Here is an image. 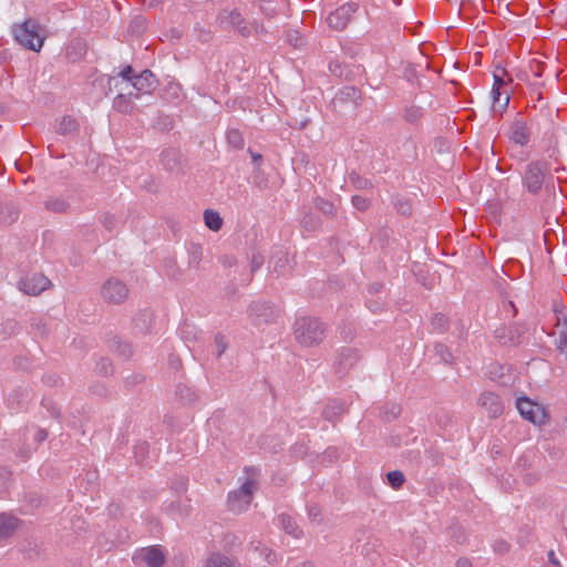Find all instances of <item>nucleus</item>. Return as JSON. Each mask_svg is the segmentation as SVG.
Masks as SVG:
<instances>
[{
	"mask_svg": "<svg viewBox=\"0 0 567 567\" xmlns=\"http://www.w3.org/2000/svg\"><path fill=\"white\" fill-rule=\"evenodd\" d=\"M308 451L309 447L305 442H297L290 449L291 456L296 458H303L308 454Z\"/></svg>",
	"mask_w": 567,
	"mask_h": 567,
	"instance_id": "13d9d810",
	"label": "nucleus"
},
{
	"mask_svg": "<svg viewBox=\"0 0 567 567\" xmlns=\"http://www.w3.org/2000/svg\"><path fill=\"white\" fill-rule=\"evenodd\" d=\"M348 412V406L344 401L332 399L329 400L326 406L323 408L321 415L322 417L332 423L334 426L337 422L341 419L343 414Z\"/></svg>",
	"mask_w": 567,
	"mask_h": 567,
	"instance_id": "dca6fc26",
	"label": "nucleus"
},
{
	"mask_svg": "<svg viewBox=\"0 0 567 567\" xmlns=\"http://www.w3.org/2000/svg\"><path fill=\"white\" fill-rule=\"evenodd\" d=\"M507 135L514 144L524 147L530 141V128L523 117L516 116L509 125Z\"/></svg>",
	"mask_w": 567,
	"mask_h": 567,
	"instance_id": "f8f14e48",
	"label": "nucleus"
},
{
	"mask_svg": "<svg viewBox=\"0 0 567 567\" xmlns=\"http://www.w3.org/2000/svg\"><path fill=\"white\" fill-rule=\"evenodd\" d=\"M42 25L35 19H27L22 23L12 27L14 40L23 48L39 52L43 47L45 37L41 34Z\"/></svg>",
	"mask_w": 567,
	"mask_h": 567,
	"instance_id": "7ed1b4c3",
	"label": "nucleus"
},
{
	"mask_svg": "<svg viewBox=\"0 0 567 567\" xmlns=\"http://www.w3.org/2000/svg\"><path fill=\"white\" fill-rule=\"evenodd\" d=\"M226 22L229 23L237 32L247 38L251 34V25L248 23L238 10H231L225 18Z\"/></svg>",
	"mask_w": 567,
	"mask_h": 567,
	"instance_id": "412c9836",
	"label": "nucleus"
},
{
	"mask_svg": "<svg viewBox=\"0 0 567 567\" xmlns=\"http://www.w3.org/2000/svg\"><path fill=\"white\" fill-rule=\"evenodd\" d=\"M360 359L361 354L358 349L351 347L340 348L333 362L334 373L339 379H343L359 363Z\"/></svg>",
	"mask_w": 567,
	"mask_h": 567,
	"instance_id": "39448f33",
	"label": "nucleus"
},
{
	"mask_svg": "<svg viewBox=\"0 0 567 567\" xmlns=\"http://www.w3.org/2000/svg\"><path fill=\"white\" fill-rule=\"evenodd\" d=\"M350 184L358 190H368L373 188V184L369 178L361 176L355 171H352L348 175Z\"/></svg>",
	"mask_w": 567,
	"mask_h": 567,
	"instance_id": "ea45409f",
	"label": "nucleus"
},
{
	"mask_svg": "<svg viewBox=\"0 0 567 567\" xmlns=\"http://www.w3.org/2000/svg\"><path fill=\"white\" fill-rule=\"evenodd\" d=\"M101 293L106 302L121 305L128 296V288L122 280L112 277L103 284Z\"/></svg>",
	"mask_w": 567,
	"mask_h": 567,
	"instance_id": "1a4fd4ad",
	"label": "nucleus"
},
{
	"mask_svg": "<svg viewBox=\"0 0 567 567\" xmlns=\"http://www.w3.org/2000/svg\"><path fill=\"white\" fill-rule=\"evenodd\" d=\"M94 371L97 375H101V377L112 375L114 372V369H113V363H112L111 359L105 358V357L100 358L96 361Z\"/></svg>",
	"mask_w": 567,
	"mask_h": 567,
	"instance_id": "a18cd8bd",
	"label": "nucleus"
},
{
	"mask_svg": "<svg viewBox=\"0 0 567 567\" xmlns=\"http://www.w3.org/2000/svg\"><path fill=\"white\" fill-rule=\"evenodd\" d=\"M256 483L252 480H247L243 485L237 489V493L240 494L245 501L246 506L248 507L251 498H252V491Z\"/></svg>",
	"mask_w": 567,
	"mask_h": 567,
	"instance_id": "603ef678",
	"label": "nucleus"
},
{
	"mask_svg": "<svg viewBox=\"0 0 567 567\" xmlns=\"http://www.w3.org/2000/svg\"><path fill=\"white\" fill-rule=\"evenodd\" d=\"M29 399L30 393L27 389H16L8 396V406L12 412L18 413L27 409Z\"/></svg>",
	"mask_w": 567,
	"mask_h": 567,
	"instance_id": "aec40b11",
	"label": "nucleus"
},
{
	"mask_svg": "<svg viewBox=\"0 0 567 567\" xmlns=\"http://www.w3.org/2000/svg\"><path fill=\"white\" fill-rule=\"evenodd\" d=\"M47 437H48V431L44 429L37 427V429H34V432L32 434L31 445L35 446V450H37L38 446L47 440Z\"/></svg>",
	"mask_w": 567,
	"mask_h": 567,
	"instance_id": "69168bd1",
	"label": "nucleus"
},
{
	"mask_svg": "<svg viewBox=\"0 0 567 567\" xmlns=\"http://www.w3.org/2000/svg\"><path fill=\"white\" fill-rule=\"evenodd\" d=\"M134 94L135 93L132 92H130L127 95L122 93L117 94L113 100L114 110L124 114L131 113L134 109V104L131 101V97H134Z\"/></svg>",
	"mask_w": 567,
	"mask_h": 567,
	"instance_id": "c756f323",
	"label": "nucleus"
},
{
	"mask_svg": "<svg viewBox=\"0 0 567 567\" xmlns=\"http://www.w3.org/2000/svg\"><path fill=\"white\" fill-rule=\"evenodd\" d=\"M193 511L190 499L187 498L184 503L181 501H173L166 507V513L172 516L188 517Z\"/></svg>",
	"mask_w": 567,
	"mask_h": 567,
	"instance_id": "cd10ccee",
	"label": "nucleus"
},
{
	"mask_svg": "<svg viewBox=\"0 0 567 567\" xmlns=\"http://www.w3.org/2000/svg\"><path fill=\"white\" fill-rule=\"evenodd\" d=\"M152 312L148 310L140 311L133 319L134 327L142 333H147L152 324Z\"/></svg>",
	"mask_w": 567,
	"mask_h": 567,
	"instance_id": "72a5a7b5",
	"label": "nucleus"
},
{
	"mask_svg": "<svg viewBox=\"0 0 567 567\" xmlns=\"http://www.w3.org/2000/svg\"><path fill=\"white\" fill-rule=\"evenodd\" d=\"M526 329L520 324H511L497 328L495 338L504 346H518L523 342Z\"/></svg>",
	"mask_w": 567,
	"mask_h": 567,
	"instance_id": "9b49d317",
	"label": "nucleus"
},
{
	"mask_svg": "<svg viewBox=\"0 0 567 567\" xmlns=\"http://www.w3.org/2000/svg\"><path fill=\"white\" fill-rule=\"evenodd\" d=\"M386 483L393 489H400L405 483V476L403 472L394 470L386 473Z\"/></svg>",
	"mask_w": 567,
	"mask_h": 567,
	"instance_id": "09e8293b",
	"label": "nucleus"
},
{
	"mask_svg": "<svg viewBox=\"0 0 567 567\" xmlns=\"http://www.w3.org/2000/svg\"><path fill=\"white\" fill-rule=\"evenodd\" d=\"M234 565L231 558L220 553H212L206 560V567H234Z\"/></svg>",
	"mask_w": 567,
	"mask_h": 567,
	"instance_id": "58836bf2",
	"label": "nucleus"
},
{
	"mask_svg": "<svg viewBox=\"0 0 567 567\" xmlns=\"http://www.w3.org/2000/svg\"><path fill=\"white\" fill-rule=\"evenodd\" d=\"M228 145L235 150H243L245 145L243 133L238 128H228L226 132Z\"/></svg>",
	"mask_w": 567,
	"mask_h": 567,
	"instance_id": "79ce46f5",
	"label": "nucleus"
},
{
	"mask_svg": "<svg viewBox=\"0 0 567 567\" xmlns=\"http://www.w3.org/2000/svg\"><path fill=\"white\" fill-rule=\"evenodd\" d=\"M520 176L522 186L529 195H538L544 186L548 188L547 182H551L553 190H555L550 165L545 158L534 159L527 163Z\"/></svg>",
	"mask_w": 567,
	"mask_h": 567,
	"instance_id": "f257e3e1",
	"label": "nucleus"
},
{
	"mask_svg": "<svg viewBox=\"0 0 567 567\" xmlns=\"http://www.w3.org/2000/svg\"><path fill=\"white\" fill-rule=\"evenodd\" d=\"M86 52L87 47L85 40L82 38H74L65 47L64 59L69 63H76L84 58Z\"/></svg>",
	"mask_w": 567,
	"mask_h": 567,
	"instance_id": "f3484780",
	"label": "nucleus"
},
{
	"mask_svg": "<svg viewBox=\"0 0 567 567\" xmlns=\"http://www.w3.org/2000/svg\"><path fill=\"white\" fill-rule=\"evenodd\" d=\"M176 399L185 404H192L198 399L197 392L187 383L178 382L175 391Z\"/></svg>",
	"mask_w": 567,
	"mask_h": 567,
	"instance_id": "a878e982",
	"label": "nucleus"
},
{
	"mask_svg": "<svg viewBox=\"0 0 567 567\" xmlns=\"http://www.w3.org/2000/svg\"><path fill=\"white\" fill-rule=\"evenodd\" d=\"M227 507L228 511L239 514L247 509L245 501L240 494L237 493V489L228 493L227 496Z\"/></svg>",
	"mask_w": 567,
	"mask_h": 567,
	"instance_id": "7c9ffc66",
	"label": "nucleus"
},
{
	"mask_svg": "<svg viewBox=\"0 0 567 567\" xmlns=\"http://www.w3.org/2000/svg\"><path fill=\"white\" fill-rule=\"evenodd\" d=\"M19 519L6 513L0 514V539L10 538L17 530Z\"/></svg>",
	"mask_w": 567,
	"mask_h": 567,
	"instance_id": "b1692460",
	"label": "nucleus"
},
{
	"mask_svg": "<svg viewBox=\"0 0 567 567\" xmlns=\"http://www.w3.org/2000/svg\"><path fill=\"white\" fill-rule=\"evenodd\" d=\"M322 225L321 218L312 212L305 213L301 219V226L306 231H316Z\"/></svg>",
	"mask_w": 567,
	"mask_h": 567,
	"instance_id": "a19ab883",
	"label": "nucleus"
},
{
	"mask_svg": "<svg viewBox=\"0 0 567 567\" xmlns=\"http://www.w3.org/2000/svg\"><path fill=\"white\" fill-rule=\"evenodd\" d=\"M159 162L167 172L179 173L183 171L186 159L178 148L168 147L162 151Z\"/></svg>",
	"mask_w": 567,
	"mask_h": 567,
	"instance_id": "ddd939ff",
	"label": "nucleus"
},
{
	"mask_svg": "<svg viewBox=\"0 0 567 567\" xmlns=\"http://www.w3.org/2000/svg\"><path fill=\"white\" fill-rule=\"evenodd\" d=\"M340 455H341V452H340L339 447L329 446L322 453V460L327 461L329 463H332V462L337 461L340 457Z\"/></svg>",
	"mask_w": 567,
	"mask_h": 567,
	"instance_id": "680f3d73",
	"label": "nucleus"
},
{
	"mask_svg": "<svg viewBox=\"0 0 567 567\" xmlns=\"http://www.w3.org/2000/svg\"><path fill=\"white\" fill-rule=\"evenodd\" d=\"M546 68L547 65L543 61L534 59L529 62V70L536 78H542Z\"/></svg>",
	"mask_w": 567,
	"mask_h": 567,
	"instance_id": "0e129e2a",
	"label": "nucleus"
},
{
	"mask_svg": "<svg viewBox=\"0 0 567 567\" xmlns=\"http://www.w3.org/2000/svg\"><path fill=\"white\" fill-rule=\"evenodd\" d=\"M423 116V109L421 106L412 105L405 107L403 118L410 124H416Z\"/></svg>",
	"mask_w": 567,
	"mask_h": 567,
	"instance_id": "8fccbe9b",
	"label": "nucleus"
},
{
	"mask_svg": "<svg viewBox=\"0 0 567 567\" xmlns=\"http://www.w3.org/2000/svg\"><path fill=\"white\" fill-rule=\"evenodd\" d=\"M147 28V19L144 16H135L130 23V31L133 34H142Z\"/></svg>",
	"mask_w": 567,
	"mask_h": 567,
	"instance_id": "3c124183",
	"label": "nucleus"
},
{
	"mask_svg": "<svg viewBox=\"0 0 567 567\" xmlns=\"http://www.w3.org/2000/svg\"><path fill=\"white\" fill-rule=\"evenodd\" d=\"M90 392L100 398H106L110 394L107 386L104 383L95 382L90 386Z\"/></svg>",
	"mask_w": 567,
	"mask_h": 567,
	"instance_id": "338daca9",
	"label": "nucleus"
},
{
	"mask_svg": "<svg viewBox=\"0 0 567 567\" xmlns=\"http://www.w3.org/2000/svg\"><path fill=\"white\" fill-rule=\"evenodd\" d=\"M516 408L523 419L532 422L533 424H543L548 417L545 408L523 395L516 399Z\"/></svg>",
	"mask_w": 567,
	"mask_h": 567,
	"instance_id": "0eeeda50",
	"label": "nucleus"
},
{
	"mask_svg": "<svg viewBox=\"0 0 567 567\" xmlns=\"http://www.w3.org/2000/svg\"><path fill=\"white\" fill-rule=\"evenodd\" d=\"M132 86L136 90L134 97L137 99L140 94H151L155 91L158 86V80L151 70L146 69L136 75Z\"/></svg>",
	"mask_w": 567,
	"mask_h": 567,
	"instance_id": "4468645a",
	"label": "nucleus"
},
{
	"mask_svg": "<svg viewBox=\"0 0 567 567\" xmlns=\"http://www.w3.org/2000/svg\"><path fill=\"white\" fill-rule=\"evenodd\" d=\"M557 348L561 353L567 355V318L564 321V328L560 331L559 338L557 340Z\"/></svg>",
	"mask_w": 567,
	"mask_h": 567,
	"instance_id": "e2e57ef3",
	"label": "nucleus"
},
{
	"mask_svg": "<svg viewBox=\"0 0 567 567\" xmlns=\"http://www.w3.org/2000/svg\"><path fill=\"white\" fill-rule=\"evenodd\" d=\"M109 348L111 351L117 353L124 359H128L133 353L132 346L128 342L123 341L117 336H114L109 340Z\"/></svg>",
	"mask_w": 567,
	"mask_h": 567,
	"instance_id": "c85d7f7f",
	"label": "nucleus"
},
{
	"mask_svg": "<svg viewBox=\"0 0 567 567\" xmlns=\"http://www.w3.org/2000/svg\"><path fill=\"white\" fill-rule=\"evenodd\" d=\"M393 205L398 214L404 217H410L412 215V205L408 198L395 196L393 198Z\"/></svg>",
	"mask_w": 567,
	"mask_h": 567,
	"instance_id": "c03bdc74",
	"label": "nucleus"
},
{
	"mask_svg": "<svg viewBox=\"0 0 567 567\" xmlns=\"http://www.w3.org/2000/svg\"><path fill=\"white\" fill-rule=\"evenodd\" d=\"M478 404L486 410L489 417H497L504 411L502 399L494 392H484L478 399Z\"/></svg>",
	"mask_w": 567,
	"mask_h": 567,
	"instance_id": "2eb2a0df",
	"label": "nucleus"
},
{
	"mask_svg": "<svg viewBox=\"0 0 567 567\" xmlns=\"http://www.w3.org/2000/svg\"><path fill=\"white\" fill-rule=\"evenodd\" d=\"M20 208L17 203L3 196L0 208V224L11 225L18 220Z\"/></svg>",
	"mask_w": 567,
	"mask_h": 567,
	"instance_id": "a211bd4d",
	"label": "nucleus"
},
{
	"mask_svg": "<svg viewBox=\"0 0 567 567\" xmlns=\"http://www.w3.org/2000/svg\"><path fill=\"white\" fill-rule=\"evenodd\" d=\"M165 275L173 280L181 279L183 272L177 266L175 259L169 258L165 260Z\"/></svg>",
	"mask_w": 567,
	"mask_h": 567,
	"instance_id": "864d4df0",
	"label": "nucleus"
},
{
	"mask_svg": "<svg viewBox=\"0 0 567 567\" xmlns=\"http://www.w3.org/2000/svg\"><path fill=\"white\" fill-rule=\"evenodd\" d=\"M142 559L148 567H162L165 563V555L159 546H151L143 549Z\"/></svg>",
	"mask_w": 567,
	"mask_h": 567,
	"instance_id": "5701e85b",
	"label": "nucleus"
},
{
	"mask_svg": "<svg viewBox=\"0 0 567 567\" xmlns=\"http://www.w3.org/2000/svg\"><path fill=\"white\" fill-rule=\"evenodd\" d=\"M278 520L280 527L293 538L298 539L303 535L302 529L290 515L282 513L278 516Z\"/></svg>",
	"mask_w": 567,
	"mask_h": 567,
	"instance_id": "bb28decb",
	"label": "nucleus"
},
{
	"mask_svg": "<svg viewBox=\"0 0 567 567\" xmlns=\"http://www.w3.org/2000/svg\"><path fill=\"white\" fill-rule=\"evenodd\" d=\"M223 547L227 553H231L234 547L240 545L239 538L233 533H227L223 538Z\"/></svg>",
	"mask_w": 567,
	"mask_h": 567,
	"instance_id": "bf43d9fd",
	"label": "nucleus"
},
{
	"mask_svg": "<svg viewBox=\"0 0 567 567\" xmlns=\"http://www.w3.org/2000/svg\"><path fill=\"white\" fill-rule=\"evenodd\" d=\"M50 280L43 274H32L18 281V288L29 296H38L50 286Z\"/></svg>",
	"mask_w": 567,
	"mask_h": 567,
	"instance_id": "9d476101",
	"label": "nucleus"
},
{
	"mask_svg": "<svg viewBox=\"0 0 567 567\" xmlns=\"http://www.w3.org/2000/svg\"><path fill=\"white\" fill-rule=\"evenodd\" d=\"M279 315L280 310L271 301L254 300L247 307V317L255 327L275 323Z\"/></svg>",
	"mask_w": 567,
	"mask_h": 567,
	"instance_id": "20e7f679",
	"label": "nucleus"
},
{
	"mask_svg": "<svg viewBox=\"0 0 567 567\" xmlns=\"http://www.w3.org/2000/svg\"><path fill=\"white\" fill-rule=\"evenodd\" d=\"M362 100V92L353 85L341 87L331 100V106L336 112L343 110H355Z\"/></svg>",
	"mask_w": 567,
	"mask_h": 567,
	"instance_id": "423d86ee",
	"label": "nucleus"
},
{
	"mask_svg": "<svg viewBox=\"0 0 567 567\" xmlns=\"http://www.w3.org/2000/svg\"><path fill=\"white\" fill-rule=\"evenodd\" d=\"M431 326L436 332L443 333L449 329L450 321L445 315L437 312L433 315Z\"/></svg>",
	"mask_w": 567,
	"mask_h": 567,
	"instance_id": "de8ad7c7",
	"label": "nucleus"
},
{
	"mask_svg": "<svg viewBox=\"0 0 567 567\" xmlns=\"http://www.w3.org/2000/svg\"><path fill=\"white\" fill-rule=\"evenodd\" d=\"M315 207L329 218H336L338 210L334 204L321 196L315 198Z\"/></svg>",
	"mask_w": 567,
	"mask_h": 567,
	"instance_id": "f704fd0d",
	"label": "nucleus"
},
{
	"mask_svg": "<svg viewBox=\"0 0 567 567\" xmlns=\"http://www.w3.org/2000/svg\"><path fill=\"white\" fill-rule=\"evenodd\" d=\"M493 78H494L493 87H497V89H501V86H504L508 82L513 81V78L508 76V73L505 69H502V74L494 72Z\"/></svg>",
	"mask_w": 567,
	"mask_h": 567,
	"instance_id": "052dcab7",
	"label": "nucleus"
},
{
	"mask_svg": "<svg viewBox=\"0 0 567 567\" xmlns=\"http://www.w3.org/2000/svg\"><path fill=\"white\" fill-rule=\"evenodd\" d=\"M358 10L359 4L357 2L341 4L327 17L328 25L336 31L344 30Z\"/></svg>",
	"mask_w": 567,
	"mask_h": 567,
	"instance_id": "6e6552de",
	"label": "nucleus"
},
{
	"mask_svg": "<svg viewBox=\"0 0 567 567\" xmlns=\"http://www.w3.org/2000/svg\"><path fill=\"white\" fill-rule=\"evenodd\" d=\"M43 206L45 210L54 214H66L71 208L70 203L62 196H48Z\"/></svg>",
	"mask_w": 567,
	"mask_h": 567,
	"instance_id": "393cba45",
	"label": "nucleus"
},
{
	"mask_svg": "<svg viewBox=\"0 0 567 567\" xmlns=\"http://www.w3.org/2000/svg\"><path fill=\"white\" fill-rule=\"evenodd\" d=\"M327 324L319 318L299 316L293 323V336L303 347L319 346L326 338Z\"/></svg>",
	"mask_w": 567,
	"mask_h": 567,
	"instance_id": "f03ea898",
	"label": "nucleus"
},
{
	"mask_svg": "<svg viewBox=\"0 0 567 567\" xmlns=\"http://www.w3.org/2000/svg\"><path fill=\"white\" fill-rule=\"evenodd\" d=\"M265 258L258 251H252L250 257V271L254 274L261 268L264 265Z\"/></svg>",
	"mask_w": 567,
	"mask_h": 567,
	"instance_id": "774afa93",
	"label": "nucleus"
},
{
	"mask_svg": "<svg viewBox=\"0 0 567 567\" xmlns=\"http://www.w3.org/2000/svg\"><path fill=\"white\" fill-rule=\"evenodd\" d=\"M329 71L331 74L336 78L342 79V80H350L353 72L349 68V65L339 62V61H331L329 63Z\"/></svg>",
	"mask_w": 567,
	"mask_h": 567,
	"instance_id": "e433bc0d",
	"label": "nucleus"
},
{
	"mask_svg": "<svg viewBox=\"0 0 567 567\" xmlns=\"http://www.w3.org/2000/svg\"><path fill=\"white\" fill-rule=\"evenodd\" d=\"M204 223L208 229H210L213 231H218L221 229L224 220L220 217L218 212H216L214 209H205Z\"/></svg>",
	"mask_w": 567,
	"mask_h": 567,
	"instance_id": "2f4dec72",
	"label": "nucleus"
},
{
	"mask_svg": "<svg viewBox=\"0 0 567 567\" xmlns=\"http://www.w3.org/2000/svg\"><path fill=\"white\" fill-rule=\"evenodd\" d=\"M188 266L194 269H198L200 261L203 260V247L200 244L190 243L188 248Z\"/></svg>",
	"mask_w": 567,
	"mask_h": 567,
	"instance_id": "c9c22d12",
	"label": "nucleus"
},
{
	"mask_svg": "<svg viewBox=\"0 0 567 567\" xmlns=\"http://www.w3.org/2000/svg\"><path fill=\"white\" fill-rule=\"evenodd\" d=\"M250 547L254 551H258L269 565H276L278 563L277 554L271 548L262 545L261 542H251Z\"/></svg>",
	"mask_w": 567,
	"mask_h": 567,
	"instance_id": "473e14b6",
	"label": "nucleus"
},
{
	"mask_svg": "<svg viewBox=\"0 0 567 567\" xmlns=\"http://www.w3.org/2000/svg\"><path fill=\"white\" fill-rule=\"evenodd\" d=\"M351 204L357 210L367 212L371 206V200L360 195H353L351 197Z\"/></svg>",
	"mask_w": 567,
	"mask_h": 567,
	"instance_id": "4d7b16f0",
	"label": "nucleus"
},
{
	"mask_svg": "<svg viewBox=\"0 0 567 567\" xmlns=\"http://www.w3.org/2000/svg\"><path fill=\"white\" fill-rule=\"evenodd\" d=\"M55 132L62 136L76 135L80 132V123L72 115H63L56 123Z\"/></svg>",
	"mask_w": 567,
	"mask_h": 567,
	"instance_id": "4be33fe9",
	"label": "nucleus"
},
{
	"mask_svg": "<svg viewBox=\"0 0 567 567\" xmlns=\"http://www.w3.org/2000/svg\"><path fill=\"white\" fill-rule=\"evenodd\" d=\"M286 40L295 49H301L307 43L305 35L297 30H287Z\"/></svg>",
	"mask_w": 567,
	"mask_h": 567,
	"instance_id": "49530a36",
	"label": "nucleus"
},
{
	"mask_svg": "<svg viewBox=\"0 0 567 567\" xmlns=\"http://www.w3.org/2000/svg\"><path fill=\"white\" fill-rule=\"evenodd\" d=\"M430 360H432L434 364H445L450 367L455 364V358L451 349L442 342H435L433 344V353L430 355Z\"/></svg>",
	"mask_w": 567,
	"mask_h": 567,
	"instance_id": "6ab92c4d",
	"label": "nucleus"
},
{
	"mask_svg": "<svg viewBox=\"0 0 567 567\" xmlns=\"http://www.w3.org/2000/svg\"><path fill=\"white\" fill-rule=\"evenodd\" d=\"M450 538L458 545L467 542V535L464 527L458 522H453L447 528Z\"/></svg>",
	"mask_w": 567,
	"mask_h": 567,
	"instance_id": "4c0bfd02",
	"label": "nucleus"
},
{
	"mask_svg": "<svg viewBox=\"0 0 567 567\" xmlns=\"http://www.w3.org/2000/svg\"><path fill=\"white\" fill-rule=\"evenodd\" d=\"M99 221L107 231H113L116 227V218L111 213H103L99 216Z\"/></svg>",
	"mask_w": 567,
	"mask_h": 567,
	"instance_id": "6e6d98bb",
	"label": "nucleus"
},
{
	"mask_svg": "<svg viewBox=\"0 0 567 567\" xmlns=\"http://www.w3.org/2000/svg\"><path fill=\"white\" fill-rule=\"evenodd\" d=\"M274 272L282 276L290 270L288 255L284 251L277 252L275 256Z\"/></svg>",
	"mask_w": 567,
	"mask_h": 567,
	"instance_id": "37998d69",
	"label": "nucleus"
},
{
	"mask_svg": "<svg viewBox=\"0 0 567 567\" xmlns=\"http://www.w3.org/2000/svg\"><path fill=\"white\" fill-rule=\"evenodd\" d=\"M30 326L40 337H47L49 333L47 323L39 317L31 318Z\"/></svg>",
	"mask_w": 567,
	"mask_h": 567,
	"instance_id": "5fc2aeb1",
	"label": "nucleus"
}]
</instances>
